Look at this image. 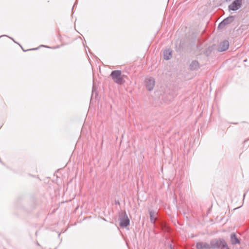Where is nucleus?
<instances>
[{
	"label": "nucleus",
	"instance_id": "nucleus-1",
	"mask_svg": "<svg viewBox=\"0 0 249 249\" xmlns=\"http://www.w3.org/2000/svg\"><path fill=\"white\" fill-rule=\"evenodd\" d=\"M211 243L212 249H229L226 242L222 238L213 239Z\"/></svg>",
	"mask_w": 249,
	"mask_h": 249
},
{
	"label": "nucleus",
	"instance_id": "nucleus-8",
	"mask_svg": "<svg viewBox=\"0 0 249 249\" xmlns=\"http://www.w3.org/2000/svg\"><path fill=\"white\" fill-rule=\"evenodd\" d=\"M229 43L227 40H224L220 43L218 47L220 52L225 51L229 48Z\"/></svg>",
	"mask_w": 249,
	"mask_h": 249
},
{
	"label": "nucleus",
	"instance_id": "nucleus-9",
	"mask_svg": "<svg viewBox=\"0 0 249 249\" xmlns=\"http://www.w3.org/2000/svg\"><path fill=\"white\" fill-rule=\"evenodd\" d=\"M190 67L192 70H197L200 67L199 64L196 60L193 61L190 65Z\"/></svg>",
	"mask_w": 249,
	"mask_h": 249
},
{
	"label": "nucleus",
	"instance_id": "nucleus-10",
	"mask_svg": "<svg viewBox=\"0 0 249 249\" xmlns=\"http://www.w3.org/2000/svg\"><path fill=\"white\" fill-rule=\"evenodd\" d=\"M172 56V52L170 49H166L163 52L164 58L166 60H169Z\"/></svg>",
	"mask_w": 249,
	"mask_h": 249
},
{
	"label": "nucleus",
	"instance_id": "nucleus-3",
	"mask_svg": "<svg viewBox=\"0 0 249 249\" xmlns=\"http://www.w3.org/2000/svg\"><path fill=\"white\" fill-rule=\"evenodd\" d=\"M120 226L126 227L129 225V219L124 211L121 212L119 214Z\"/></svg>",
	"mask_w": 249,
	"mask_h": 249
},
{
	"label": "nucleus",
	"instance_id": "nucleus-6",
	"mask_svg": "<svg viewBox=\"0 0 249 249\" xmlns=\"http://www.w3.org/2000/svg\"><path fill=\"white\" fill-rule=\"evenodd\" d=\"M234 18L233 16H229L224 19L219 25L218 28H223L226 25L230 24L234 20Z\"/></svg>",
	"mask_w": 249,
	"mask_h": 249
},
{
	"label": "nucleus",
	"instance_id": "nucleus-2",
	"mask_svg": "<svg viewBox=\"0 0 249 249\" xmlns=\"http://www.w3.org/2000/svg\"><path fill=\"white\" fill-rule=\"evenodd\" d=\"M110 76L113 81L117 84L122 85L125 82L124 79V75L122 74L121 71L115 70L112 71Z\"/></svg>",
	"mask_w": 249,
	"mask_h": 249
},
{
	"label": "nucleus",
	"instance_id": "nucleus-4",
	"mask_svg": "<svg viewBox=\"0 0 249 249\" xmlns=\"http://www.w3.org/2000/svg\"><path fill=\"white\" fill-rule=\"evenodd\" d=\"M242 0H235L229 6L230 10L236 11L241 7Z\"/></svg>",
	"mask_w": 249,
	"mask_h": 249
},
{
	"label": "nucleus",
	"instance_id": "nucleus-13",
	"mask_svg": "<svg viewBox=\"0 0 249 249\" xmlns=\"http://www.w3.org/2000/svg\"><path fill=\"white\" fill-rule=\"evenodd\" d=\"M230 0H226V1L227 2H228V1H230Z\"/></svg>",
	"mask_w": 249,
	"mask_h": 249
},
{
	"label": "nucleus",
	"instance_id": "nucleus-5",
	"mask_svg": "<svg viewBox=\"0 0 249 249\" xmlns=\"http://www.w3.org/2000/svg\"><path fill=\"white\" fill-rule=\"evenodd\" d=\"M155 81L153 77H149L146 78L145 79V85L146 89L151 91L152 90L155 86Z\"/></svg>",
	"mask_w": 249,
	"mask_h": 249
},
{
	"label": "nucleus",
	"instance_id": "nucleus-12",
	"mask_svg": "<svg viewBox=\"0 0 249 249\" xmlns=\"http://www.w3.org/2000/svg\"><path fill=\"white\" fill-rule=\"evenodd\" d=\"M149 214L151 222L154 223L157 219V213L155 212L150 211Z\"/></svg>",
	"mask_w": 249,
	"mask_h": 249
},
{
	"label": "nucleus",
	"instance_id": "nucleus-11",
	"mask_svg": "<svg viewBox=\"0 0 249 249\" xmlns=\"http://www.w3.org/2000/svg\"><path fill=\"white\" fill-rule=\"evenodd\" d=\"M231 242L233 245L239 243L240 242L236 234L234 233L231 234Z\"/></svg>",
	"mask_w": 249,
	"mask_h": 249
},
{
	"label": "nucleus",
	"instance_id": "nucleus-7",
	"mask_svg": "<svg viewBox=\"0 0 249 249\" xmlns=\"http://www.w3.org/2000/svg\"><path fill=\"white\" fill-rule=\"evenodd\" d=\"M211 246V242L208 243L204 242H199L196 244V249H212Z\"/></svg>",
	"mask_w": 249,
	"mask_h": 249
}]
</instances>
